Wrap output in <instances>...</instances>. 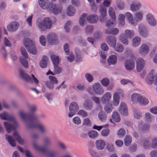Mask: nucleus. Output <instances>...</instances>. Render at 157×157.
<instances>
[{
	"instance_id": "nucleus-1",
	"label": "nucleus",
	"mask_w": 157,
	"mask_h": 157,
	"mask_svg": "<svg viewBox=\"0 0 157 157\" xmlns=\"http://www.w3.org/2000/svg\"><path fill=\"white\" fill-rule=\"evenodd\" d=\"M38 2L40 6L42 9H47L52 12L55 15L61 13L62 10V7L61 6L49 3V0H39Z\"/></svg>"
},
{
	"instance_id": "nucleus-2",
	"label": "nucleus",
	"mask_w": 157,
	"mask_h": 157,
	"mask_svg": "<svg viewBox=\"0 0 157 157\" xmlns=\"http://www.w3.org/2000/svg\"><path fill=\"white\" fill-rule=\"evenodd\" d=\"M19 114L21 119L27 123L37 122L40 119L45 118V115L43 114L38 115L32 113H25L22 111H20Z\"/></svg>"
},
{
	"instance_id": "nucleus-3",
	"label": "nucleus",
	"mask_w": 157,
	"mask_h": 157,
	"mask_svg": "<svg viewBox=\"0 0 157 157\" xmlns=\"http://www.w3.org/2000/svg\"><path fill=\"white\" fill-rule=\"evenodd\" d=\"M112 2L111 0H104L103 3V6L101 5L99 8V13L100 16L99 17V20L101 22H104L106 20V7H109Z\"/></svg>"
},
{
	"instance_id": "nucleus-4",
	"label": "nucleus",
	"mask_w": 157,
	"mask_h": 157,
	"mask_svg": "<svg viewBox=\"0 0 157 157\" xmlns=\"http://www.w3.org/2000/svg\"><path fill=\"white\" fill-rule=\"evenodd\" d=\"M86 18L88 21L90 23H96L98 19V17L96 15H90L87 17V14L86 13H83L80 16L79 19V23L81 26L83 25L84 22Z\"/></svg>"
},
{
	"instance_id": "nucleus-5",
	"label": "nucleus",
	"mask_w": 157,
	"mask_h": 157,
	"mask_svg": "<svg viewBox=\"0 0 157 157\" xmlns=\"http://www.w3.org/2000/svg\"><path fill=\"white\" fill-rule=\"evenodd\" d=\"M37 25L42 31H44L51 29L52 25V22L48 17H44L42 21L38 22Z\"/></svg>"
},
{
	"instance_id": "nucleus-6",
	"label": "nucleus",
	"mask_w": 157,
	"mask_h": 157,
	"mask_svg": "<svg viewBox=\"0 0 157 157\" xmlns=\"http://www.w3.org/2000/svg\"><path fill=\"white\" fill-rule=\"evenodd\" d=\"M24 44L26 49L29 53L33 55H36V54L37 51L33 41L29 38H25L24 40Z\"/></svg>"
},
{
	"instance_id": "nucleus-7",
	"label": "nucleus",
	"mask_w": 157,
	"mask_h": 157,
	"mask_svg": "<svg viewBox=\"0 0 157 157\" xmlns=\"http://www.w3.org/2000/svg\"><path fill=\"white\" fill-rule=\"evenodd\" d=\"M19 74L21 77L26 82L32 83L33 82L32 80L36 84H38L39 81L35 77L33 74L31 75L32 79L31 77L26 73L23 70L20 69L19 70Z\"/></svg>"
},
{
	"instance_id": "nucleus-8",
	"label": "nucleus",
	"mask_w": 157,
	"mask_h": 157,
	"mask_svg": "<svg viewBox=\"0 0 157 157\" xmlns=\"http://www.w3.org/2000/svg\"><path fill=\"white\" fill-rule=\"evenodd\" d=\"M113 24V22L111 20H108L106 22V26L107 28L105 30L106 34H112L116 35L119 32V30L117 28H111V26Z\"/></svg>"
},
{
	"instance_id": "nucleus-9",
	"label": "nucleus",
	"mask_w": 157,
	"mask_h": 157,
	"mask_svg": "<svg viewBox=\"0 0 157 157\" xmlns=\"http://www.w3.org/2000/svg\"><path fill=\"white\" fill-rule=\"evenodd\" d=\"M21 51L22 54L25 58L21 57L19 58V60L23 66L26 68L29 67L28 63L26 59L28 58L27 53L25 49L23 47L21 48Z\"/></svg>"
},
{
	"instance_id": "nucleus-10",
	"label": "nucleus",
	"mask_w": 157,
	"mask_h": 157,
	"mask_svg": "<svg viewBox=\"0 0 157 157\" xmlns=\"http://www.w3.org/2000/svg\"><path fill=\"white\" fill-rule=\"evenodd\" d=\"M131 57V59L126 60L124 62L125 67L128 71H131L135 67L134 61L136 58L133 56H132Z\"/></svg>"
},
{
	"instance_id": "nucleus-11",
	"label": "nucleus",
	"mask_w": 157,
	"mask_h": 157,
	"mask_svg": "<svg viewBox=\"0 0 157 157\" xmlns=\"http://www.w3.org/2000/svg\"><path fill=\"white\" fill-rule=\"evenodd\" d=\"M27 128L28 129H30L34 128H37L39 129L42 133H44L46 132L45 126L41 124H37L33 122L27 123Z\"/></svg>"
},
{
	"instance_id": "nucleus-12",
	"label": "nucleus",
	"mask_w": 157,
	"mask_h": 157,
	"mask_svg": "<svg viewBox=\"0 0 157 157\" xmlns=\"http://www.w3.org/2000/svg\"><path fill=\"white\" fill-rule=\"evenodd\" d=\"M79 109L77 104L75 102H72L70 105L69 107V113L68 114L69 117H73L75 113L77 112Z\"/></svg>"
},
{
	"instance_id": "nucleus-13",
	"label": "nucleus",
	"mask_w": 157,
	"mask_h": 157,
	"mask_svg": "<svg viewBox=\"0 0 157 157\" xmlns=\"http://www.w3.org/2000/svg\"><path fill=\"white\" fill-rule=\"evenodd\" d=\"M46 37L48 42L51 44H56L58 43L57 36L55 33H49Z\"/></svg>"
},
{
	"instance_id": "nucleus-14",
	"label": "nucleus",
	"mask_w": 157,
	"mask_h": 157,
	"mask_svg": "<svg viewBox=\"0 0 157 157\" xmlns=\"http://www.w3.org/2000/svg\"><path fill=\"white\" fill-rule=\"evenodd\" d=\"M94 92L97 95H101L104 92L103 88L99 82H96L93 85Z\"/></svg>"
},
{
	"instance_id": "nucleus-15",
	"label": "nucleus",
	"mask_w": 157,
	"mask_h": 157,
	"mask_svg": "<svg viewBox=\"0 0 157 157\" xmlns=\"http://www.w3.org/2000/svg\"><path fill=\"white\" fill-rule=\"evenodd\" d=\"M138 31L140 35L143 37H146L148 34V30L145 26L142 24L138 25Z\"/></svg>"
},
{
	"instance_id": "nucleus-16",
	"label": "nucleus",
	"mask_w": 157,
	"mask_h": 157,
	"mask_svg": "<svg viewBox=\"0 0 157 157\" xmlns=\"http://www.w3.org/2000/svg\"><path fill=\"white\" fill-rule=\"evenodd\" d=\"M149 52L148 45L146 44H142L139 48L138 50L139 53L141 56L147 55Z\"/></svg>"
},
{
	"instance_id": "nucleus-17",
	"label": "nucleus",
	"mask_w": 157,
	"mask_h": 157,
	"mask_svg": "<svg viewBox=\"0 0 157 157\" xmlns=\"http://www.w3.org/2000/svg\"><path fill=\"white\" fill-rule=\"evenodd\" d=\"M0 118L1 119L4 120L14 121L15 124L17 125V122L15 121L13 116L9 114L6 112H3L2 114H0Z\"/></svg>"
},
{
	"instance_id": "nucleus-18",
	"label": "nucleus",
	"mask_w": 157,
	"mask_h": 157,
	"mask_svg": "<svg viewBox=\"0 0 157 157\" xmlns=\"http://www.w3.org/2000/svg\"><path fill=\"white\" fill-rule=\"evenodd\" d=\"M146 20L148 24L151 26H154L156 25V20L151 14L148 13L147 15Z\"/></svg>"
},
{
	"instance_id": "nucleus-19",
	"label": "nucleus",
	"mask_w": 157,
	"mask_h": 157,
	"mask_svg": "<svg viewBox=\"0 0 157 157\" xmlns=\"http://www.w3.org/2000/svg\"><path fill=\"white\" fill-rule=\"evenodd\" d=\"M83 106L85 110L87 111L91 110L93 108V104L90 100L87 99L84 101Z\"/></svg>"
},
{
	"instance_id": "nucleus-20",
	"label": "nucleus",
	"mask_w": 157,
	"mask_h": 157,
	"mask_svg": "<svg viewBox=\"0 0 157 157\" xmlns=\"http://www.w3.org/2000/svg\"><path fill=\"white\" fill-rule=\"evenodd\" d=\"M145 64V60L142 58H139L136 61V69L138 72L140 71Z\"/></svg>"
},
{
	"instance_id": "nucleus-21",
	"label": "nucleus",
	"mask_w": 157,
	"mask_h": 157,
	"mask_svg": "<svg viewBox=\"0 0 157 157\" xmlns=\"http://www.w3.org/2000/svg\"><path fill=\"white\" fill-rule=\"evenodd\" d=\"M106 42L111 47H114L116 44V39L115 36H108L106 39Z\"/></svg>"
},
{
	"instance_id": "nucleus-22",
	"label": "nucleus",
	"mask_w": 157,
	"mask_h": 157,
	"mask_svg": "<svg viewBox=\"0 0 157 157\" xmlns=\"http://www.w3.org/2000/svg\"><path fill=\"white\" fill-rule=\"evenodd\" d=\"M19 26L18 23L13 21L10 23L7 26V29L10 31H15Z\"/></svg>"
},
{
	"instance_id": "nucleus-23",
	"label": "nucleus",
	"mask_w": 157,
	"mask_h": 157,
	"mask_svg": "<svg viewBox=\"0 0 157 157\" xmlns=\"http://www.w3.org/2000/svg\"><path fill=\"white\" fill-rule=\"evenodd\" d=\"M118 111L120 113L123 115L126 116L127 115V108L125 103L123 102L121 103Z\"/></svg>"
},
{
	"instance_id": "nucleus-24",
	"label": "nucleus",
	"mask_w": 157,
	"mask_h": 157,
	"mask_svg": "<svg viewBox=\"0 0 157 157\" xmlns=\"http://www.w3.org/2000/svg\"><path fill=\"white\" fill-rule=\"evenodd\" d=\"M14 123V121H13ZM14 125H12L9 123L7 122H4V126L6 131L9 133L12 130H15L16 129V127L17 125H17L14 123Z\"/></svg>"
},
{
	"instance_id": "nucleus-25",
	"label": "nucleus",
	"mask_w": 157,
	"mask_h": 157,
	"mask_svg": "<svg viewBox=\"0 0 157 157\" xmlns=\"http://www.w3.org/2000/svg\"><path fill=\"white\" fill-rule=\"evenodd\" d=\"M111 98V94L109 92L106 93L101 98V102L104 104L108 103Z\"/></svg>"
},
{
	"instance_id": "nucleus-26",
	"label": "nucleus",
	"mask_w": 157,
	"mask_h": 157,
	"mask_svg": "<svg viewBox=\"0 0 157 157\" xmlns=\"http://www.w3.org/2000/svg\"><path fill=\"white\" fill-rule=\"evenodd\" d=\"M117 57L115 55L110 56L107 59L108 64L109 65L115 64L117 63Z\"/></svg>"
},
{
	"instance_id": "nucleus-27",
	"label": "nucleus",
	"mask_w": 157,
	"mask_h": 157,
	"mask_svg": "<svg viewBox=\"0 0 157 157\" xmlns=\"http://www.w3.org/2000/svg\"><path fill=\"white\" fill-rule=\"evenodd\" d=\"M125 16L129 23L133 25H136V23L134 21L133 16L131 13L126 12L125 13Z\"/></svg>"
},
{
	"instance_id": "nucleus-28",
	"label": "nucleus",
	"mask_w": 157,
	"mask_h": 157,
	"mask_svg": "<svg viewBox=\"0 0 157 157\" xmlns=\"http://www.w3.org/2000/svg\"><path fill=\"white\" fill-rule=\"evenodd\" d=\"M95 144L97 148L99 150L103 149L105 145V142L101 140H99L95 142Z\"/></svg>"
},
{
	"instance_id": "nucleus-29",
	"label": "nucleus",
	"mask_w": 157,
	"mask_h": 157,
	"mask_svg": "<svg viewBox=\"0 0 157 157\" xmlns=\"http://www.w3.org/2000/svg\"><path fill=\"white\" fill-rule=\"evenodd\" d=\"M143 14L141 11L136 12L135 14L134 20L136 22H139L143 19Z\"/></svg>"
},
{
	"instance_id": "nucleus-30",
	"label": "nucleus",
	"mask_w": 157,
	"mask_h": 157,
	"mask_svg": "<svg viewBox=\"0 0 157 157\" xmlns=\"http://www.w3.org/2000/svg\"><path fill=\"white\" fill-rule=\"evenodd\" d=\"M116 4L119 10H122L125 8V5L124 2L121 0H117L116 2Z\"/></svg>"
},
{
	"instance_id": "nucleus-31",
	"label": "nucleus",
	"mask_w": 157,
	"mask_h": 157,
	"mask_svg": "<svg viewBox=\"0 0 157 157\" xmlns=\"http://www.w3.org/2000/svg\"><path fill=\"white\" fill-rule=\"evenodd\" d=\"M13 136L19 144H24V141L21 138L17 132L15 131L14 132Z\"/></svg>"
},
{
	"instance_id": "nucleus-32",
	"label": "nucleus",
	"mask_w": 157,
	"mask_h": 157,
	"mask_svg": "<svg viewBox=\"0 0 157 157\" xmlns=\"http://www.w3.org/2000/svg\"><path fill=\"white\" fill-rule=\"evenodd\" d=\"M134 35V33L132 30L126 29L124 31V36L127 38L131 39L133 37Z\"/></svg>"
},
{
	"instance_id": "nucleus-33",
	"label": "nucleus",
	"mask_w": 157,
	"mask_h": 157,
	"mask_svg": "<svg viewBox=\"0 0 157 157\" xmlns=\"http://www.w3.org/2000/svg\"><path fill=\"white\" fill-rule=\"evenodd\" d=\"M120 97L117 92H115L113 95V103L114 105L117 106L119 104Z\"/></svg>"
},
{
	"instance_id": "nucleus-34",
	"label": "nucleus",
	"mask_w": 157,
	"mask_h": 157,
	"mask_svg": "<svg viewBox=\"0 0 157 157\" xmlns=\"http://www.w3.org/2000/svg\"><path fill=\"white\" fill-rule=\"evenodd\" d=\"M141 7V5L139 3L132 4L130 5L131 10L133 12L138 10Z\"/></svg>"
},
{
	"instance_id": "nucleus-35",
	"label": "nucleus",
	"mask_w": 157,
	"mask_h": 157,
	"mask_svg": "<svg viewBox=\"0 0 157 157\" xmlns=\"http://www.w3.org/2000/svg\"><path fill=\"white\" fill-rule=\"evenodd\" d=\"M33 145L35 149L42 153H45L47 151L46 147L39 146L35 142H33Z\"/></svg>"
},
{
	"instance_id": "nucleus-36",
	"label": "nucleus",
	"mask_w": 157,
	"mask_h": 157,
	"mask_svg": "<svg viewBox=\"0 0 157 157\" xmlns=\"http://www.w3.org/2000/svg\"><path fill=\"white\" fill-rule=\"evenodd\" d=\"M140 38L139 36L134 37L132 40V45L134 47L138 46L140 43Z\"/></svg>"
},
{
	"instance_id": "nucleus-37",
	"label": "nucleus",
	"mask_w": 157,
	"mask_h": 157,
	"mask_svg": "<svg viewBox=\"0 0 157 157\" xmlns=\"http://www.w3.org/2000/svg\"><path fill=\"white\" fill-rule=\"evenodd\" d=\"M47 59V56H43L42 57V60L40 62V66L42 68H45L47 67V64L46 61Z\"/></svg>"
},
{
	"instance_id": "nucleus-38",
	"label": "nucleus",
	"mask_w": 157,
	"mask_h": 157,
	"mask_svg": "<svg viewBox=\"0 0 157 157\" xmlns=\"http://www.w3.org/2000/svg\"><path fill=\"white\" fill-rule=\"evenodd\" d=\"M109 14L113 21H114L116 19V15L113 8L112 7H109L108 10Z\"/></svg>"
},
{
	"instance_id": "nucleus-39",
	"label": "nucleus",
	"mask_w": 157,
	"mask_h": 157,
	"mask_svg": "<svg viewBox=\"0 0 157 157\" xmlns=\"http://www.w3.org/2000/svg\"><path fill=\"white\" fill-rule=\"evenodd\" d=\"M149 101L146 98L141 96L138 103L142 105H145L149 103Z\"/></svg>"
},
{
	"instance_id": "nucleus-40",
	"label": "nucleus",
	"mask_w": 157,
	"mask_h": 157,
	"mask_svg": "<svg viewBox=\"0 0 157 157\" xmlns=\"http://www.w3.org/2000/svg\"><path fill=\"white\" fill-rule=\"evenodd\" d=\"M112 117V119L116 122H119L120 121L119 114L117 112H115L113 113Z\"/></svg>"
},
{
	"instance_id": "nucleus-41",
	"label": "nucleus",
	"mask_w": 157,
	"mask_h": 157,
	"mask_svg": "<svg viewBox=\"0 0 157 157\" xmlns=\"http://www.w3.org/2000/svg\"><path fill=\"white\" fill-rule=\"evenodd\" d=\"M75 9L73 6L69 5L67 9V14L68 16H72L75 13Z\"/></svg>"
},
{
	"instance_id": "nucleus-42",
	"label": "nucleus",
	"mask_w": 157,
	"mask_h": 157,
	"mask_svg": "<svg viewBox=\"0 0 157 157\" xmlns=\"http://www.w3.org/2000/svg\"><path fill=\"white\" fill-rule=\"evenodd\" d=\"M51 57L53 65L56 64H59V58L57 56L52 54L51 55Z\"/></svg>"
},
{
	"instance_id": "nucleus-43",
	"label": "nucleus",
	"mask_w": 157,
	"mask_h": 157,
	"mask_svg": "<svg viewBox=\"0 0 157 157\" xmlns=\"http://www.w3.org/2000/svg\"><path fill=\"white\" fill-rule=\"evenodd\" d=\"M10 145L13 147H15L16 146V143L14 140L10 136H9L6 138Z\"/></svg>"
},
{
	"instance_id": "nucleus-44",
	"label": "nucleus",
	"mask_w": 157,
	"mask_h": 157,
	"mask_svg": "<svg viewBox=\"0 0 157 157\" xmlns=\"http://www.w3.org/2000/svg\"><path fill=\"white\" fill-rule=\"evenodd\" d=\"M141 95L138 94L134 93L131 95V99L133 102L136 101L138 102L140 98Z\"/></svg>"
},
{
	"instance_id": "nucleus-45",
	"label": "nucleus",
	"mask_w": 157,
	"mask_h": 157,
	"mask_svg": "<svg viewBox=\"0 0 157 157\" xmlns=\"http://www.w3.org/2000/svg\"><path fill=\"white\" fill-rule=\"evenodd\" d=\"M132 140L131 137L129 135L126 136L124 139V144L126 146H129L131 143Z\"/></svg>"
},
{
	"instance_id": "nucleus-46",
	"label": "nucleus",
	"mask_w": 157,
	"mask_h": 157,
	"mask_svg": "<svg viewBox=\"0 0 157 157\" xmlns=\"http://www.w3.org/2000/svg\"><path fill=\"white\" fill-rule=\"evenodd\" d=\"M98 117L99 120L102 122H104L106 121V116L105 114L102 112H100L98 114Z\"/></svg>"
},
{
	"instance_id": "nucleus-47",
	"label": "nucleus",
	"mask_w": 157,
	"mask_h": 157,
	"mask_svg": "<svg viewBox=\"0 0 157 157\" xmlns=\"http://www.w3.org/2000/svg\"><path fill=\"white\" fill-rule=\"evenodd\" d=\"M54 71L55 74H59L62 72V68L61 67L59 66L58 64L54 65Z\"/></svg>"
},
{
	"instance_id": "nucleus-48",
	"label": "nucleus",
	"mask_w": 157,
	"mask_h": 157,
	"mask_svg": "<svg viewBox=\"0 0 157 157\" xmlns=\"http://www.w3.org/2000/svg\"><path fill=\"white\" fill-rule=\"evenodd\" d=\"M104 109L105 111L107 113H109L111 112L113 109V107L112 104L108 103L106 105Z\"/></svg>"
},
{
	"instance_id": "nucleus-49",
	"label": "nucleus",
	"mask_w": 157,
	"mask_h": 157,
	"mask_svg": "<svg viewBox=\"0 0 157 157\" xmlns=\"http://www.w3.org/2000/svg\"><path fill=\"white\" fill-rule=\"evenodd\" d=\"M114 50L119 52H122L124 49L122 45L121 44H117L113 47Z\"/></svg>"
},
{
	"instance_id": "nucleus-50",
	"label": "nucleus",
	"mask_w": 157,
	"mask_h": 157,
	"mask_svg": "<svg viewBox=\"0 0 157 157\" xmlns=\"http://www.w3.org/2000/svg\"><path fill=\"white\" fill-rule=\"evenodd\" d=\"M145 120L148 122H151L154 119V117L149 113H146L145 114Z\"/></svg>"
},
{
	"instance_id": "nucleus-51",
	"label": "nucleus",
	"mask_w": 157,
	"mask_h": 157,
	"mask_svg": "<svg viewBox=\"0 0 157 157\" xmlns=\"http://www.w3.org/2000/svg\"><path fill=\"white\" fill-rule=\"evenodd\" d=\"M28 108L31 111L32 113H33V112H35L37 109V106L34 105H28Z\"/></svg>"
},
{
	"instance_id": "nucleus-52",
	"label": "nucleus",
	"mask_w": 157,
	"mask_h": 157,
	"mask_svg": "<svg viewBox=\"0 0 157 157\" xmlns=\"http://www.w3.org/2000/svg\"><path fill=\"white\" fill-rule=\"evenodd\" d=\"M85 77L86 79L89 82H92L93 80V76L89 73H86L85 74Z\"/></svg>"
},
{
	"instance_id": "nucleus-53",
	"label": "nucleus",
	"mask_w": 157,
	"mask_h": 157,
	"mask_svg": "<svg viewBox=\"0 0 157 157\" xmlns=\"http://www.w3.org/2000/svg\"><path fill=\"white\" fill-rule=\"evenodd\" d=\"M110 132V130L108 128L103 129L101 131V135L103 136H107L109 135Z\"/></svg>"
},
{
	"instance_id": "nucleus-54",
	"label": "nucleus",
	"mask_w": 157,
	"mask_h": 157,
	"mask_svg": "<svg viewBox=\"0 0 157 157\" xmlns=\"http://www.w3.org/2000/svg\"><path fill=\"white\" fill-rule=\"evenodd\" d=\"M109 81L107 78H103L101 81V83L104 86H107L109 84Z\"/></svg>"
},
{
	"instance_id": "nucleus-55",
	"label": "nucleus",
	"mask_w": 157,
	"mask_h": 157,
	"mask_svg": "<svg viewBox=\"0 0 157 157\" xmlns=\"http://www.w3.org/2000/svg\"><path fill=\"white\" fill-rule=\"evenodd\" d=\"M143 146L144 148L149 149L150 147L149 142L147 140H143Z\"/></svg>"
},
{
	"instance_id": "nucleus-56",
	"label": "nucleus",
	"mask_w": 157,
	"mask_h": 157,
	"mask_svg": "<svg viewBox=\"0 0 157 157\" xmlns=\"http://www.w3.org/2000/svg\"><path fill=\"white\" fill-rule=\"evenodd\" d=\"M89 137L92 138H94L97 136V132L94 130L91 131L88 133Z\"/></svg>"
},
{
	"instance_id": "nucleus-57",
	"label": "nucleus",
	"mask_w": 157,
	"mask_h": 157,
	"mask_svg": "<svg viewBox=\"0 0 157 157\" xmlns=\"http://www.w3.org/2000/svg\"><path fill=\"white\" fill-rule=\"evenodd\" d=\"M74 123L77 125H79L81 124V121L80 118L78 117H74L72 119Z\"/></svg>"
},
{
	"instance_id": "nucleus-58",
	"label": "nucleus",
	"mask_w": 157,
	"mask_h": 157,
	"mask_svg": "<svg viewBox=\"0 0 157 157\" xmlns=\"http://www.w3.org/2000/svg\"><path fill=\"white\" fill-rule=\"evenodd\" d=\"M120 39L121 42L125 45H127L128 44V40L125 38L123 35H121L120 37Z\"/></svg>"
},
{
	"instance_id": "nucleus-59",
	"label": "nucleus",
	"mask_w": 157,
	"mask_h": 157,
	"mask_svg": "<svg viewBox=\"0 0 157 157\" xmlns=\"http://www.w3.org/2000/svg\"><path fill=\"white\" fill-rule=\"evenodd\" d=\"M78 114L81 116L83 117H85L87 116L88 114L87 112L84 110L81 109L78 112Z\"/></svg>"
},
{
	"instance_id": "nucleus-60",
	"label": "nucleus",
	"mask_w": 157,
	"mask_h": 157,
	"mask_svg": "<svg viewBox=\"0 0 157 157\" xmlns=\"http://www.w3.org/2000/svg\"><path fill=\"white\" fill-rule=\"evenodd\" d=\"M43 142L45 146L48 145L51 142L50 139L48 137H45L44 138L43 140Z\"/></svg>"
},
{
	"instance_id": "nucleus-61",
	"label": "nucleus",
	"mask_w": 157,
	"mask_h": 157,
	"mask_svg": "<svg viewBox=\"0 0 157 157\" xmlns=\"http://www.w3.org/2000/svg\"><path fill=\"white\" fill-rule=\"evenodd\" d=\"M49 78L50 80V81L53 83V84H57L58 82V81L57 78L53 76L49 75Z\"/></svg>"
},
{
	"instance_id": "nucleus-62",
	"label": "nucleus",
	"mask_w": 157,
	"mask_h": 157,
	"mask_svg": "<svg viewBox=\"0 0 157 157\" xmlns=\"http://www.w3.org/2000/svg\"><path fill=\"white\" fill-rule=\"evenodd\" d=\"M134 116L135 118L139 119L141 117V113L139 110L134 111Z\"/></svg>"
},
{
	"instance_id": "nucleus-63",
	"label": "nucleus",
	"mask_w": 157,
	"mask_h": 157,
	"mask_svg": "<svg viewBox=\"0 0 157 157\" xmlns=\"http://www.w3.org/2000/svg\"><path fill=\"white\" fill-rule=\"evenodd\" d=\"M72 22L70 21H69L67 22L64 25V28L66 31L68 32L69 31L70 27L71 26Z\"/></svg>"
},
{
	"instance_id": "nucleus-64",
	"label": "nucleus",
	"mask_w": 157,
	"mask_h": 157,
	"mask_svg": "<svg viewBox=\"0 0 157 157\" xmlns=\"http://www.w3.org/2000/svg\"><path fill=\"white\" fill-rule=\"evenodd\" d=\"M46 86L48 88L52 90L54 88V84L50 81H47L45 83Z\"/></svg>"
}]
</instances>
